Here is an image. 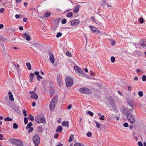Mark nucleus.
Listing matches in <instances>:
<instances>
[{"label": "nucleus", "instance_id": "f257e3e1", "mask_svg": "<svg viewBox=\"0 0 146 146\" xmlns=\"http://www.w3.org/2000/svg\"><path fill=\"white\" fill-rule=\"evenodd\" d=\"M9 141L12 144L17 146H23L24 143L19 139L11 138L9 139Z\"/></svg>", "mask_w": 146, "mask_h": 146}, {"label": "nucleus", "instance_id": "f03ea898", "mask_svg": "<svg viewBox=\"0 0 146 146\" xmlns=\"http://www.w3.org/2000/svg\"><path fill=\"white\" fill-rule=\"evenodd\" d=\"M58 96H56L52 99L50 104L49 108L50 110L53 111L55 108V105L57 101Z\"/></svg>", "mask_w": 146, "mask_h": 146}, {"label": "nucleus", "instance_id": "7ed1b4c3", "mask_svg": "<svg viewBox=\"0 0 146 146\" xmlns=\"http://www.w3.org/2000/svg\"><path fill=\"white\" fill-rule=\"evenodd\" d=\"M33 141L35 144V146H38L40 142V138L39 135L38 134L35 135L33 137Z\"/></svg>", "mask_w": 146, "mask_h": 146}, {"label": "nucleus", "instance_id": "20e7f679", "mask_svg": "<svg viewBox=\"0 0 146 146\" xmlns=\"http://www.w3.org/2000/svg\"><path fill=\"white\" fill-rule=\"evenodd\" d=\"M79 91L81 93L84 94H91L92 93L91 90L85 87L80 88Z\"/></svg>", "mask_w": 146, "mask_h": 146}, {"label": "nucleus", "instance_id": "39448f33", "mask_svg": "<svg viewBox=\"0 0 146 146\" xmlns=\"http://www.w3.org/2000/svg\"><path fill=\"white\" fill-rule=\"evenodd\" d=\"M65 82L66 86L68 87L71 86L74 82L73 79L70 77H66L65 79Z\"/></svg>", "mask_w": 146, "mask_h": 146}, {"label": "nucleus", "instance_id": "423d86ee", "mask_svg": "<svg viewBox=\"0 0 146 146\" xmlns=\"http://www.w3.org/2000/svg\"><path fill=\"white\" fill-rule=\"evenodd\" d=\"M127 117L128 121L130 123L133 124L135 123V118L131 114L128 115L127 116Z\"/></svg>", "mask_w": 146, "mask_h": 146}, {"label": "nucleus", "instance_id": "0eeeda50", "mask_svg": "<svg viewBox=\"0 0 146 146\" xmlns=\"http://www.w3.org/2000/svg\"><path fill=\"white\" fill-rule=\"evenodd\" d=\"M35 121L38 123H44L46 122L44 118H41L39 116H37L35 118Z\"/></svg>", "mask_w": 146, "mask_h": 146}, {"label": "nucleus", "instance_id": "6e6552de", "mask_svg": "<svg viewBox=\"0 0 146 146\" xmlns=\"http://www.w3.org/2000/svg\"><path fill=\"white\" fill-rule=\"evenodd\" d=\"M108 100L110 104L112 106L113 108L115 107V102L113 100L112 97L111 96H109L108 98Z\"/></svg>", "mask_w": 146, "mask_h": 146}, {"label": "nucleus", "instance_id": "1a4fd4ad", "mask_svg": "<svg viewBox=\"0 0 146 146\" xmlns=\"http://www.w3.org/2000/svg\"><path fill=\"white\" fill-rule=\"evenodd\" d=\"M29 94L31 95V97L35 100H37L38 98V97L37 94L35 92V91H29Z\"/></svg>", "mask_w": 146, "mask_h": 146}, {"label": "nucleus", "instance_id": "9d476101", "mask_svg": "<svg viewBox=\"0 0 146 146\" xmlns=\"http://www.w3.org/2000/svg\"><path fill=\"white\" fill-rule=\"evenodd\" d=\"M90 27L91 29L92 32L93 33L98 34L100 33V31L95 27L92 26H90Z\"/></svg>", "mask_w": 146, "mask_h": 146}, {"label": "nucleus", "instance_id": "9b49d317", "mask_svg": "<svg viewBox=\"0 0 146 146\" xmlns=\"http://www.w3.org/2000/svg\"><path fill=\"white\" fill-rule=\"evenodd\" d=\"M79 19H74L70 21V24L72 26H75L80 23Z\"/></svg>", "mask_w": 146, "mask_h": 146}, {"label": "nucleus", "instance_id": "f8f14e48", "mask_svg": "<svg viewBox=\"0 0 146 146\" xmlns=\"http://www.w3.org/2000/svg\"><path fill=\"white\" fill-rule=\"evenodd\" d=\"M49 55L50 56L49 59L52 64H54V58L53 55L51 52H49Z\"/></svg>", "mask_w": 146, "mask_h": 146}, {"label": "nucleus", "instance_id": "ddd939ff", "mask_svg": "<svg viewBox=\"0 0 146 146\" xmlns=\"http://www.w3.org/2000/svg\"><path fill=\"white\" fill-rule=\"evenodd\" d=\"M127 102L129 104V105L131 107L133 108V105L134 102L131 100L127 99Z\"/></svg>", "mask_w": 146, "mask_h": 146}, {"label": "nucleus", "instance_id": "4468645a", "mask_svg": "<svg viewBox=\"0 0 146 146\" xmlns=\"http://www.w3.org/2000/svg\"><path fill=\"white\" fill-rule=\"evenodd\" d=\"M8 94L9 95V99L12 102H13L14 100V99L13 98V95L12 94V93L11 92H9L8 93Z\"/></svg>", "mask_w": 146, "mask_h": 146}, {"label": "nucleus", "instance_id": "2eb2a0df", "mask_svg": "<svg viewBox=\"0 0 146 146\" xmlns=\"http://www.w3.org/2000/svg\"><path fill=\"white\" fill-rule=\"evenodd\" d=\"M74 69L76 74H77L78 72H81L82 70L77 66H74Z\"/></svg>", "mask_w": 146, "mask_h": 146}, {"label": "nucleus", "instance_id": "dca6fc26", "mask_svg": "<svg viewBox=\"0 0 146 146\" xmlns=\"http://www.w3.org/2000/svg\"><path fill=\"white\" fill-rule=\"evenodd\" d=\"M80 7V5H76L75 6V8L73 11L74 12L77 13L78 12Z\"/></svg>", "mask_w": 146, "mask_h": 146}, {"label": "nucleus", "instance_id": "f3484780", "mask_svg": "<svg viewBox=\"0 0 146 146\" xmlns=\"http://www.w3.org/2000/svg\"><path fill=\"white\" fill-rule=\"evenodd\" d=\"M123 113L124 115L127 116L131 114L129 110L127 109H124L123 110Z\"/></svg>", "mask_w": 146, "mask_h": 146}, {"label": "nucleus", "instance_id": "a211bd4d", "mask_svg": "<svg viewBox=\"0 0 146 146\" xmlns=\"http://www.w3.org/2000/svg\"><path fill=\"white\" fill-rule=\"evenodd\" d=\"M146 42V40H145L142 39L140 40V42L141 45L142 46H145V43Z\"/></svg>", "mask_w": 146, "mask_h": 146}, {"label": "nucleus", "instance_id": "6ab92c4d", "mask_svg": "<svg viewBox=\"0 0 146 146\" xmlns=\"http://www.w3.org/2000/svg\"><path fill=\"white\" fill-rule=\"evenodd\" d=\"M62 130V127L61 126H58L56 130V132H60Z\"/></svg>", "mask_w": 146, "mask_h": 146}, {"label": "nucleus", "instance_id": "aec40b11", "mask_svg": "<svg viewBox=\"0 0 146 146\" xmlns=\"http://www.w3.org/2000/svg\"><path fill=\"white\" fill-rule=\"evenodd\" d=\"M62 125L64 126L68 127L69 126V123L67 121H63L62 122Z\"/></svg>", "mask_w": 146, "mask_h": 146}, {"label": "nucleus", "instance_id": "412c9836", "mask_svg": "<svg viewBox=\"0 0 146 146\" xmlns=\"http://www.w3.org/2000/svg\"><path fill=\"white\" fill-rule=\"evenodd\" d=\"M26 66L28 70H31V64L29 62L27 63Z\"/></svg>", "mask_w": 146, "mask_h": 146}, {"label": "nucleus", "instance_id": "4be33fe9", "mask_svg": "<svg viewBox=\"0 0 146 146\" xmlns=\"http://www.w3.org/2000/svg\"><path fill=\"white\" fill-rule=\"evenodd\" d=\"M77 74H78L79 76L82 77H83L85 76L84 73L82 70L81 72H78Z\"/></svg>", "mask_w": 146, "mask_h": 146}, {"label": "nucleus", "instance_id": "5701e85b", "mask_svg": "<svg viewBox=\"0 0 146 146\" xmlns=\"http://www.w3.org/2000/svg\"><path fill=\"white\" fill-rule=\"evenodd\" d=\"M74 136L73 134H71L68 139L69 142H71L73 140Z\"/></svg>", "mask_w": 146, "mask_h": 146}, {"label": "nucleus", "instance_id": "b1692460", "mask_svg": "<svg viewBox=\"0 0 146 146\" xmlns=\"http://www.w3.org/2000/svg\"><path fill=\"white\" fill-rule=\"evenodd\" d=\"M33 125L32 123L31 122H29L26 127V129H28Z\"/></svg>", "mask_w": 146, "mask_h": 146}, {"label": "nucleus", "instance_id": "393cba45", "mask_svg": "<svg viewBox=\"0 0 146 146\" xmlns=\"http://www.w3.org/2000/svg\"><path fill=\"white\" fill-rule=\"evenodd\" d=\"M58 81V85L60 86H62V79L61 80H58L57 81Z\"/></svg>", "mask_w": 146, "mask_h": 146}, {"label": "nucleus", "instance_id": "a878e982", "mask_svg": "<svg viewBox=\"0 0 146 146\" xmlns=\"http://www.w3.org/2000/svg\"><path fill=\"white\" fill-rule=\"evenodd\" d=\"M33 45L37 48H38L40 46V44L38 43H34L33 44Z\"/></svg>", "mask_w": 146, "mask_h": 146}, {"label": "nucleus", "instance_id": "bb28decb", "mask_svg": "<svg viewBox=\"0 0 146 146\" xmlns=\"http://www.w3.org/2000/svg\"><path fill=\"white\" fill-rule=\"evenodd\" d=\"M53 23L54 24L58 25L59 23V21L58 19H55L53 21Z\"/></svg>", "mask_w": 146, "mask_h": 146}, {"label": "nucleus", "instance_id": "cd10ccee", "mask_svg": "<svg viewBox=\"0 0 146 146\" xmlns=\"http://www.w3.org/2000/svg\"><path fill=\"white\" fill-rule=\"evenodd\" d=\"M73 13L72 12H70L67 13L66 14V16L68 17H70L72 16Z\"/></svg>", "mask_w": 146, "mask_h": 146}, {"label": "nucleus", "instance_id": "c85d7f7f", "mask_svg": "<svg viewBox=\"0 0 146 146\" xmlns=\"http://www.w3.org/2000/svg\"><path fill=\"white\" fill-rule=\"evenodd\" d=\"M94 122L95 123L96 126L97 128H99L100 127V124L99 123L98 121H94Z\"/></svg>", "mask_w": 146, "mask_h": 146}, {"label": "nucleus", "instance_id": "c756f323", "mask_svg": "<svg viewBox=\"0 0 146 146\" xmlns=\"http://www.w3.org/2000/svg\"><path fill=\"white\" fill-rule=\"evenodd\" d=\"M106 0H102V2L101 5L103 7L105 6L106 4Z\"/></svg>", "mask_w": 146, "mask_h": 146}, {"label": "nucleus", "instance_id": "7c9ffc66", "mask_svg": "<svg viewBox=\"0 0 146 146\" xmlns=\"http://www.w3.org/2000/svg\"><path fill=\"white\" fill-rule=\"evenodd\" d=\"M28 118L30 119L31 121H33L34 119L33 116L31 115H30Z\"/></svg>", "mask_w": 146, "mask_h": 146}, {"label": "nucleus", "instance_id": "2f4dec72", "mask_svg": "<svg viewBox=\"0 0 146 146\" xmlns=\"http://www.w3.org/2000/svg\"><path fill=\"white\" fill-rule=\"evenodd\" d=\"M37 130L40 133H41L42 132V128L40 126L37 127Z\"/></svg>", "mask_w": 146, "mask_h": 146}, {"label": "nucleus", "instance_id": "473e14b6", "mask_svg": "<svg viewBox=\"0 0 146 146\" xmlns=\"http://www.w3.org/2000/svg\"><path fill=\"white\" fill-rule=\"evenodd\" d=\"M74 146H84V145L82 143H77L74 144Z\"/></svg>", "mask_w": 146, "mask_h": 146}, {"label": "nucleus", "instance_id": "72a5a7b5", "mask_svg": "<svg viewBox=\"0 0 146 146\" xmlns=\"http://www.w3.org/2000/svg\"><path fill=\"white\" fill-rule=\"evenodd\" d=\"M13 128L14 129H17L18 128V125L16 123H14L13 125Z\"/></svg>", "mask_w": 146, "mask_h": 146}, {"label": "nucleus", "instance_id": "f704fd0d", "mask_svg": "<svg viewBox=\"0 0 146 146\" xmlns=\"http://www.w3.org/2000/svg\"><path fill=\"white\" fill-rule=\"evenodd\" d=\"M66 55L70 57L72 56L71 53L69 51H67L66 52Z\"/></svg>", "mask_w": 146, "mask_h": 146}, {"label": "nucleus", "instance_id": "c9c22d12", "mask_svg": "<svg viewBox=\"0 0 146 146\" xmlns=\"http://www.w3.org/2000/svg\"><path fill=\"white\" fill-rule=\"evenodd\" d=\"M4 120L5 121H11L12 120V119L9 117H7L5 118L4 119Z\"/></svg>", "mask_w": 146, "mask_h": 146}, {"label": "nucleus", "instance_id": "e433bc0d", "mask_svg": "<svg viewBox=\"0 0 146 146\" xmlns=\"http://www.w3.org/2000/svg\"><path fill=\"white\" fill-rule=\"evenodd\" d=\"M6 103L7 105L9 107H10V105L11 104V103L9 101L8 99V98L7 99V100H6Z\"/></svg>", "mask_w": 146, "mask_h": 146}, {"label": "nucleus", "instance_id": "4c0bfd02", "mask_svg": "<svg viewBox=\"0 0 146 146\" xmlns=\"http://www.w3.org/2000/svg\"><path fill=\"white\" fill-rule=\"evenodd\" d=\"M42 77L40 76L39 75L38 76H37L36 77V79L38 81H40L41 79H42Z\"/></svg>", "mask_w": 146, "mask_h": 146}, {"label": "nucleus", "instance_id": "58836bf2", "mask_svg": "<svg viewBox=\"0 0 146 146\" xmlns=\"http://www.w3.org/2000/svg\"><path fill=\"white\" fill-rule=\"evenodd\" d=\"M139 22L141 24H143L144 23V19L143 17H141L139 19Z\"/></svg>", "mask_w": 146, "mask_h": 146}, {"label": "nucleus", "instance_id": "ea45409f", "mask_svg": "<svg viewBox=\"0 0 146 146\" xmlns=\"http://www.w3.org/2000/svg\"><path fill=\"white\" fill-rule=\"evenodd\" d=\"M138 94H139V96L140 97H142L143 95V92L141 91L139 92Z\"/></svg>", "mask_w": 146, "mask_h": 146}, {"label": "nucleus", "instance_id": "a19ab883", "mask_svg": "<svg viewBox=\"0 0 146 146\" xmlns=\"http://www.w3.org/2000/svg\"><path fill=\"white\" fill-rule=\"evenodd\" d=\"M50 15V13L47 12L45 13L44 14V16L45 17H48Z\"/></svg>", "mask_w": 146, "mask_h": 146}, {"label": "nucleus", "instance_id": "79ce46f5", "mask_svg": "<svg viewBox=\"0 0 146 146\" xmlns=\"http://www.w3.org/2000/svg\"><path fill=\"white\" fill-rule=\"evenodd\" d=\"M115 58L114 56H112L111 58V60L112 62L114 63L115 61Z\"/></svg>", "mask_w": 146, "mask_h": 146}, {"label": "nucleus", "instance_id": "37998d69", "mask_svg": "<svg viewBox=\"0 0 146 146\" xmlns=\"http://www.w3.org/2000/svg\"><path fill=\"white\" fill-rule=\"evenodd\" d=\"M57 81L58 80H61L62 79V76L60 75V74H58L57 75Z\"/></svg>", "mask_w": 146, "mask_h": 146}, {"label": "nucleus", "instance_id": "c03bdc74", "mask_svg": "<svg viewBox=\"0 0 146 146\" xmlns=\"http://www.w3.org/2000/svg\"><path fill=\"white\" fill-rule=\"evenodd\" d=\"M4 39L6 40L5 38H3V37H0V42L3 43L4 41Z\"/></svg>", "mask_w": 146, "mask_h": 146}, {"label": "nucleus", "instance_id": "a18cd8bd", "mask_svg": "<svg viewBox=\"0 0 146 146\" xmlns=\"http://www.w3.org/2000/svg\"><path fill=\"white\" fill-rule=\"evenodd\" d=\"M90 18L92 21L94 22L95 23L97 24L96 20L93 17H91Z\"/></svg>", "mask_w": 146, "mask_h": 146}, {"label": "nucleus", "instance_id": "49530a36", "mask_svg": "<svg viewBox=\"0 0 146 146\" xmlns=\"http://www.w3.org/2000/svg\"><path fill=\"white\" fill-rule=\"evenodd\" d=\"M66 22V19H64L62 20L61 23L62 24H64Z\"/></svg>", "mask_w": 146, "mask_h": 146}, {"label": "nucleus", "instance_id": "de8ad7c7", "mask_svg": "<svg viewBox=\"0 0 146 146\" xmlns=\"http://www.w3.org/2000/svg\"><path fill=\"white\" fill-rule=\"evenodd\" d=\"M28 119L27 117H25L24 119V121L25 124H27L28 123Z\"/></svg>", "mask_w": 146, "mask_h": 146}, {"label": "nucleus", "instance_id": "09e8293b", "mask_svg": "<svg viewBox=\"0 0 146 146\" xmlns=\"http://www.w3.org/2000/svg\"><path fill=\"white\" fill-rule=\"evenodd\" d=\"M142 80L143 81H146V76L145 75H143L142 76Z\"/></svg>", "mask_w": 146, "mask_h": 146}, {"label": "nucleus", "instance_id": "8fccbe9b", "mask_svg": "<svg viewBox=\"0 0 146 146\" xmlns=\"http://www.w3.org/2000/svg\"><path fill=\"white\" fill-rule=\"evenodd\" d=\"M88 113L90 116H93L94 115L93 113L90 111H88Z\"/></svg>", "mask_w": 146, "mask_h": 146}, {"label": "nucleus", "instance_id": "3c124183", "mask_svg": "<svg viewBox=\"0 0 146 146\" xmlns=\"http://www.w3.org/2000/svg\"><path fill=\"white\" fill-rule=\"evenodd\" d=\"M29 133H30L32 132L33 130V127H31L29 128Z\"/></svg>", "mask_w": 146, "mask_h": 146}, {"label": "nucleus", "instance_id": "603ef678", "mask_svg": "<svg viewBox=\"0 0 146 146\" xmlns=\"http://www.w3.org/2000/svg\"><path fill=\"white\" fill-rule=\"evenodd\" d=\"M87 135L88 137H90L92 136V134L91 132H89L87 133Z\"/></svg>", "mask_w": 146, "mask_h": 146}, {"label": "nucleus", "instance_id": "864d4df0", "mask_svg": "<svg viewBox=\"0 0 146 146\" xmlns=\"http://www.w3.org/2000/svg\"><path fill=\"white\" fill-rule=\"evenodd\" d=\"M62 35V33L60 32H58L56 35V36H61Z\"/></svg>", "mask_w": 146, "mask_h": 146}, {"label": "nucleus", "instance_id": "5fc2aeb1", "mask_svg": "<svg viewBox=\"0 0 146 146\" xmlns=\"http://www.w3.org/2000/svg\"><path fill=\"white\" fill-rule=\"evenodd\" d=\"M105 117V116L104 115H102L100 117L99 119L100 120H103L104 119V117Z\"/></svg>", "mask_w": 146, "mask_h": 146}, {"label": "nucleus", "instance_id": "6e6d98bb", "mask_svg": "<svg viewBox=\"0 0 146 146\" xmlns=\"http://www.w3.org/2000/svg\"><path fill=\"white\" fill-rule=\"evenodd\" d=\"M23 111L24 116H27V111L25 110H23Z\"/></svg>", "mask_w": 146, "mask_h": 146}, {"label": "nucleus", "instance_id": "4d7b16f0", "mask_svg": "<svg viewBox=\"0 0 146 146\" xmlns=\"http://www.w3.org/2000/svg\"><path fill=\"white\" fill-rule=\"evenodd\" d=\"M123 125L124 127H128V124L127 123L125 122L124 123Z\"/></svg>", "mask_w": 146, "mask_h": 146}, {"label": "nucleus", "instance_id": "13d9d810", "mask_svg": "<svg viewBox=\"0 0 146 146\" xmlns=\"http://www.w3.org/2000/svg\"><path fill=\"white\" fill-rule=\"evenodd\" d=\"M34 76L35 74L32 73H31L29 75V77L31 78H33V77Z\"/></svg>", "mask_w": 146, "mask_h": 146}, {"label": "nucleus", "instance_id": "bf43d9fd", "mask_svg": "<svg viewBox=\"0 0 146 146\" xmlns=\"http://www.w3.org/2000/svg\"><path fill=\"white\" fill-rule=\"evenodd\" d=\"M5 11L4 9L3 8H1L0 9V13H3Z\"/></svg>", "mask_w": 146, "mask_h": 146}, {"label": "nucleus", "instance_id": "052dcab7", "mask_svg": "<svg viewBox=\"0 0 146 146\" xmlns=\"http://www.w3.org/2000/svg\"><path fill=\"white\" fill-rule=\"evenodd\" d=\"M110 41H112V42H111V45L112 46L114 45L115 44V41L113 40H111Z\"/></svg>", "mask_w": 146, "mask_h": 146}, {"label": "nucleus", "instance_id": "680f3d73", "mask_svg": "<svg viewBox=\"0 0 146 146\" xmlns=\"http://www.w3.org/2000/svg\"><path fill=\"white\" fill-rule=\"evenodd\" d=\"M138 144L139 146H143L142 143L140 141H139L138 142Z\"/></svg>", "mask_w": 146, "mask_h": 146}, {"label": "nucleus", "instance_id": "e2e57ef3", "mask_svg": "<svg viewBox=\"0 0 146 146\" xmlns=\"http://www.w3.org/2000/svg\"><path fill=\"white\" fill-rule=\"evenodd\" d=\"M23 38H26V39L27 41H29L31 39V37H23Z\"/></svg>", "mask_w": 146, "mask_h": 146}, {"label": "nucleus", "instance_id": "0e129e2a", "mask_svg": "<svg viewBox=\"0 0 146 146\" xmlns=\"http://www.w3.org/2000/svg\"><path fill=\"white\" fill-rule=\"evenodd\" d=\"M34 74L36 75L37 76H38L39 74V72L37 71L35 72Z\"/></svg>", "mask_w": 146, "mask_h": 146}, {"label": "nucleus", "instance_id": "69168bd1", "mask_svg": "<svg viewBox=\"0 0 146 146\" xmlns=\"http://www.w3.org/2000/svg\"><path fill=\"white\" fill-rule=\"evenodd\" d=\"M54 91H53L52 92H51L50 93V97H52L53 95L54 94Z\"/></svg>", "mask_w": 146, "mask_h": 146}, {"label": "nucleus", "instance_id": "338daca9", "mask_svg": "<svg viewBox=\"0 0 146 146\" xmlns=\"http://www.w3.org/2000/svg\"><path fill=\"white\" fill-rule=\"evenodd\" d=\"M58 134L57 133H56L54 135V138H57L58 137Z\"/></svg>", "mask_w": 146, "mask_h": 146}, {"label": "nucleus", "instance_id": "774afa93", "mask_svg": "<svg viewBox=\"0 0 146 146\" xmlns=\"http://www.w3.org/2000/svg\"><path fill=\"white\" fill-rule=\"evenodd\" d=\"M132 88L130 86H129L128 87V89L129 91H130L131 90Z\"/></svg>", "mask_w": 146, "mask_h": 146}]
</instances>
